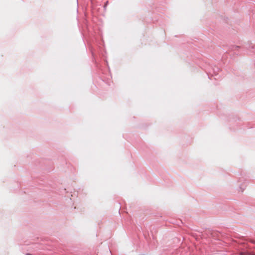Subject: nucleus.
<instances>
[{
	"label": "nucleus",
	"mask_w": 255,
	"mask_h": 255,
	"mask_svg": "<svg viewBox=\"0 0 255 255\" xmlns=\"http://www.w3.org/2000/svg\"><path fill=\"white\" fill-rule=\"evenodd\" d=\"M240 255H255L252 253L243 252L240 254Z\"/></svg>",
	"instance_id": "nucleus-1"
},
{
	"label": "nucleus",
	"mask_w": 255,
	"mask_h": 255,
	"mask_svg": "<svg viewBox=\"0 0 255 255\" xmlns=\"http://www.w3.org/2000/svg\"><path fill=\"white\" fill-rule=\"evenodd\" d=\"M26 255H31L30 254H26Z\"/></svg>",
	"instance_id": "nucleus-2"
}]
</instances>
